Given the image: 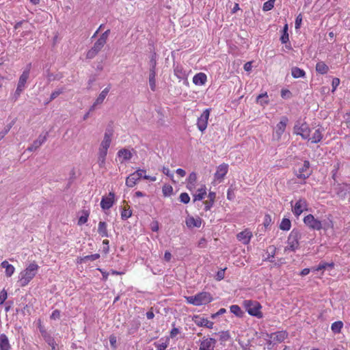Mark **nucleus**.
Segmentation results:
<instances>
[{
	"instance_id": "obj_35",
	"label": "nucleus",
	"mask_w": 350,
	"mask_h": 350,
	"mask_svg": "<svg viewBox=\"0 0 350 350\" xmlns=\"http://www.w3.org/2000/svg\"><path fill=\"white\" fill-rule=\"evenodd\" d=\"M197 325L200 326H204L208 328H212L213 325V323L206 319H200L198 321H196Z\"/></svg>"
},
{
	"instance_id": "obj_27",
	"label": "nucleus",
	"mask_w": 350,
	"mask_h": 350,
	"mask_svg": "<svg viewBox=\"0 0 350 350\" xmlns=\"http://www.w3.org/2000/svg\"><path fill=\"white\" fill-rule=\"evenodd\" d=\"M328 70V66L323 62H320L316 65V70L320 74H325Z\"/></svg>"
},
{
	"instance_id": "obj_55",
	"label": "nucleus",
	"mask_w": 350,
	"mask_h": 350,
	"mask_svg": "<svg viewBox=\"0 0 350 350\" xmlns=\"http://www.w3.org/2000/svg\"><path fill=\"white\" fill-rule=\"evenodd\" d=\"M107 150H108V149H105V148L100 147L98 157H106V156L107 154Z\"/></svg>"
},
{
	"instance_id": "obj_51",
	"label": "nucleus",
	"mask_w": 350,
	"mask_h": 350,
	"mask_svg": "<svg viewBox=\"0 0 350 350\" xmlns=\"http://www.w3.org/2000/svg\"><path fill=\"white\" fill-rule=\"evenodd\" d=\"M220 340L222 341H226L229 340L230 336L228 332H222L219 334Z\"/></svg>"
},
{
	"instance_id": "obj_33",
	"label": "nucleus",
	"mask_w": 350,
	"mask_h": 350,
	"mask_svg": "<svg viewBox=\"0 0 350 350\" xmlns=\"http://www.w3.org/2000/svg\"><path fill=\"white\" fill-rule=\"evenodd\" d=\"M256 101L261 105H267L269 103V99L267 92L258 95L256 98Z\"/></svg>"
},
{
	"instance_id": "obj_44",
	"label": "nucleus",
	"mask_w": 350,
	"mask_h": 350,
	"mask_svg": "<svg viewBox=\"0 0 350 350\" xmlns=\"http://www.w3.org/2000/svg\"><path fill=\"white\" fill-rule=\"evenodd\" d=\"M25 89L24 88H20V87H18L16 88V90L12 96V100L14 101H16L18 100V98H19L21 94L23 92Z\"/></svg>"
},
{
	"instance_id": "obj_30",
	"label": "nucleus",
	"mask_w": 350,
	"mask_h": 350,
	"mask_svg": "<svg viewBox=\"0 0 350 350\" xmlns=\"http://www.w3.org/2000/svg\"><path fill=\"white\" fill-rule=\"evenodd\" d=\"M66 88L64 87H61L55 90L51 94L49 102H51L54 99H55L58 96L64 92Z\"/></svg>"
},
{
	"instance_id": "obj_37",
	"label": "nucleus",
	"mask_w": 350,
	"mask_h": 350,
	"mask_svg": "<svg viewBox=\"0 0 350 350\" xmlns=\"http://www.w3.org/2000/svg\"><path fill=\"white\" fill-rule=\"evenodd\" d=\"M230 312L239 317H242L243 314V312L241 310V308L237 305L231 306Z\"/></svg>"
},
{
	"instance_id": "obj_26",
	"label": "nucleus",
	"mask_w": 350,
	"mask_h": 350,
	"mask_svg": "<svg viewBox=\"0 0 350 350\" xmlns=\"http://www.w3.org/2000/svg\"><path fill=\"white\" fill-rule=\"evenodd\" d=\"M98 232L102 237H108L109 234L107 229V224L105 221L98 223Z\"/></svg>"
},
{
	"instance_id": "obj_38",
	"label": "nucleus",
	"mask_w": 350,
	"mask_h": 350,
	"mask_svg": "<svg viewBox=\"0 0 350 350\" xmlns=\"http://www.w3.org/2000/svg\"><path fill=\"white\" fill-rule=\"evenodd\" d=\"M43 337L44 338V340L50 346L56 345V342L55 341V339L51 334H48L47 332H44L43 334Z\"/></svg>"
},
{
	"instance_id": "obj_11",
	"label": "nucleus",
	"mask_w": 350,
	"mask_h": 350,
	"mask_svg": "<svg viewBox=\"0 0 350 350\" xmlns=\"http://www.w3.org/2000/svg\"><path fill=\"white\" fill-rule=\"evenodd\" d=\"M210 115V109H205L200 118L198 119V128L200 131L203 132L207 127L208 120Z\"/></svg>"
},
{
	"instance_id": "obj_45",
	"label": "nucleus",
	"mask_w": 350,
	"mask_h": 350,
	"mask_svg": "<svg viewBox=\"0 0 350 350\" xmlns=\"http://www.w3.org/2000/svg\"><path fill=\"white\" fill-rule=\"evenodd\" d=\"M197 180V175L195 172H191L187 179V183H189L190 185H195Z\"/></svg>"
},
{
	"instance_id": "obj_42",
	"label": "nucleus",
	"mask_w": 350,
	"mask_h": 350,
	"mask_svg": "<svg viewBox=\"0 0 350 350\" xmlns=\"http://www.w3.org/2000/svg\"><path fill=\"white\" fill-rule=\"evenodd\" d=\"M89 217V213L88 211H85L83 212V215H81L79 219V221H78V224L79 225H82V224H84L85 223L87 222L88 221V218Z\"/></svg>"
},
{
	"instance_id": "obj_47",
	"label": "nucleus",
	"mask_w": 350,
	"mask_h": 350,
	"mask_svg": "<svg viewBox=\"0 0 350 350\" xmlns=\"http://www.w3.org/2000/svg\"><path fill=\"white\" fill-rule=\"evenodd\" d=\"M8 297L7 291L3 289L0 293V305H2Z\"/></svg>"
},
{
	"instance_id": "obj_43",
	"label": "nucleus",
	"mask_w": 350,
	"mask_h": 350,
	"mask_svg": "<svg viewBox=\"0 0 350 350\" xmlns=\"http://www.w3.org/2000/svg\"><path fill=\"white\" fill-rule=\"evenodd\" d=\"M179 199L184 204H187L190 201V197L187 193H182L180 195Z\"/></svg>"
},
{
	"instance_id": "obj_32",
	"label": "nucleus",
	"mask_w": 350,
	"mask_h": 350,
	"mask_svg": "<svg viewBox=\"0 0 350 350\" xmlns=\"http://www.w3.org/2000/svg\"><path fill=\"white\" fill-rule=\"evenodd\" d=\"M291 74L294 78H299L304 77L305 72L297 67H293L291 69Z\"/></svg>"
},
{
	"instance_id": "obj_49",
	"label": "nucleus",
	"mask_w": 350,
	"mask_h": 350,
	"mask_svg": "<svg viewBox=\"0 0 350 350\" xmlns=\"http://www.w3.org/2000/svg\"><path fill=\"white\" fill-rule=\"evenodd\" d=\"M15 268L12 265H10L7 269H5V275L7 277H11L13 273H14Z\"/></svg>"
},
{
	"instance_id": "obj_61",
	"label": "nucleus",
	"mask_w": 350,
	"mask_h": 350,
	"mask_svg": "<svg viewBox=\"0 0 350 350\" xmlns=\"http://www.w3.org/2000/svg\"><path fill=\"white\" fill-rule=\"evenodd\" d=\"M226 312V309L225 308H221L219 310V311L217 312H216L215 314H212L211 317L213 319L215 318L216 317L219 316V315H221L224 313H225Z\"/></svg>"
},
{
	"instance_id": "obj_25",
	"label": "nucleus",
	"mask_w": 350,
	"mask_h": 350,
	"mask_svg": "<svg viewBox=\"0 0 350 350\" xmlns=\"http://www.w3.org/2000/svg\"><path fill=\"white\" fill-rule=\"evenodd\" d=\"M206 81V75L204 73L200 72L196 75L193 78V82L196 85H202Z\"/></svg>"
},
{
	"instance_id": "obj_21",
	"label": "nucleus",
	"mask_w": 350,
	"mask_h": 350,
	"mask_svg": "<svg viewBox=\"0 0 350 350\" xmlns=\"http://www.w3.org/2000/svg\"><path fill=\"white\" fill-rule=\"evenodd\" d=\"M322 131L323 129L321 128L314 129L311 136L309 137L308 140H310L312 143L319 142L323 137Z\"/></svg>"
},
{
	"instance_id": "obj_64",
	"label": "nucleus",
	"mask_w": 350,
	"mask_h": 350,
	"mask_svg": "<svg viewBox=\"0 0 350 350\" xmlns=\"http://www.w3.org/2000/svg\"><path fill=\"white\" fill-rule=\"evenodd\" d=\"M167 346H168V343L167 342V341L165 342H163L162 344H160L158 346V350H165Z\"/></svg>"
},
{
	"instance_id": "obj_9",
	"label": "nucleus",
	"mask_w": 350,
	"mask_h": 350,
	"mask_svg": "<svg viewBox=\"0 0 350 350\" xmlns=\"http://www.w3.org/2000/svg\"><path fill=\"white\" fill-rule=\"evenodd\" d=\"M291 203L293 207V213L297 217L299 216L304 211L308 209V202L304 198L299 199L294 205H293V202Z\"/></svg>"
},
{
	"instance_id": "obj_50",
	"label": "nucleus",
	"mask_w": 350,
	"mask_h": 350,
	"mask_svg": "<svg viewBox=\"0 0 350 350\" xmlns=\"http://www.w3.org/2000/svg\"><path fill=\"white\" fill-rule=\"evenodd\" d=\"M149 85L150 89L153 90V66L150 68Z\"/></svg>"
},
{
	"instance_id": "obj_7",
	"label": "nucleus",
	"mask_w": 350,
	"mask_h": 350,
	"mask_svg": "<svg viewBox=\"0 0 350 350\" xmlns=\"http://www.w3.org/2000/svg\"><path fill=\"white\" fill-rule=\"evenodd\" d=\"M304 224L310 229L320 230L323 228V222L314 218V215L309 214L304 219Z\"/></svg>"
},
{
	"instance_id": "obj_1",
	"label": "nucleus",
	"mask_w": 350,
	"mask_h": 350,
	"mask_svg": "<svg viewBox=\"0 0 350 350\" xmlns=\"http://www.w3.org/2000/svg\"><path fill=\"white\" fill-rule=\"evenodd\" d=\"M39 266L36 262L30 263L28 267L22 271L18 275L21 286L24 287L27 286L29 282L37 274Z\"/></svg>"
},
{
	"instance_id": "obj_40",
	"label": "nucleus",
	"mask_w": 350,
	"mask_h": 350,
	"mask_svg": "<svg viewBox=\"0 0 350 350\" xmlns=\"http://www.w3.org/2000/svg\"><path fill=\"white\" fill-rule=\"evenodd\" d=\"M162 191L164 196H170L173 192V188L171 185H165L163 187Z\"/></svg>"
},
{
	"instance_id": "obj_28",
	"label": "nucleus",
	"mask_w": 350,
	"mask_h": 350,
	"mask_svg": "<svg viewBox=\"0 0 350 350\" xmlns=\"http://www.w3.org/2000/svg\"><path fill=\"white\" fill-rule=\"evenodd\" d=\"M206 194V191L205 187L198 189V193H196L193 196V197H194L193 201L195 202L197 200H201L204 199Z\"/></svg>"
},
{
	"instance_id": "obj_41",
	"label": "nucleus",
	"mask_w": 350,
	"mask_h": 350,
	"mask_svg": "<svg viewBox=\"0 0 350 350\" xmlns=\"http://www.w3.org/2000/svg\"><path fill=\"white\" fill-rule=\"evenodd\" d=\"M275 0H269L263 4L262 10L264 11L271 10L273 8Z\"/></svg>"
},
{
	"instance_id": "obj_57",
	"label": "nucleus",
	"mask_w": 350,
	"mask_h": 350,
	"mask_svg": "<svg viewBox=\"0 0 350 350\" xmlns=\"http://www.w3.org/2000/svg\"><path fill=\"white\" fill-rule=\"evenodd\" d=\"M109 241L107 239H105L103 241V244L104 245L103 251L105 253H107L109 252Z\"/></svg>"
},
{
	"instance_id": "obj_52",
	"label": "nucleus",
	"mask_w": 350,
	"mask_h": 350,
	"mask_svg": "<svg viewBox=\"0 0 350 350\" xmlns=\"http://www.w3.org/2000/svg\"><path fill=\"white\" fill-rule=\"evenodd\" d=\"M323 229H328V228H332L334 226L333 222L332 220L323 221Z\"/></svg>"
},
{
	"instance_id": "obj_53",
	"label": "nucleus",
	"mask_w": 350,
	"mask_h": 350,
	"mask_svg": "<svg viewBox=\"0 0 350 350\" xmlns=\"http://www.w3.org/2000/svg\"><path fill=\"white\" fill-rule=\"evenodd\" d=\"M225 275V269H221L217 271L216 275V280L220 281L224 279Z\"/></svg>"
},
{
	"instance_id": "obj_29",
	"label": "nucleus",
	"mask_w": 350,
	"mask_h": 350,
	"mask_svg": "<svg viewBox=\"0 0 350 350\" xmlns=\"http://www.w3.org/2000/svg\"><path fill=\"white\" fill-rule=\"evenodd\" d=\"M100 258L99 254H94L91 255L85 256L80 258V262H87L88 261H94Z\"/></svg>"
},
{
	"instance_id": "obj_3",
	"label": "nucleus",
	"mask_w": 350,
	"mask_h": 350,
	"mask_svg": "<svg viewBox=\"0 0 350 350\" xmlns=\"http://www.w3.org/2000/svg\"><path fill=\"white\" fill-rule=\"evenodd\" d=\"M185 298L188 303L195 306L206 304L212 301L211 295L206 292L200 293L195 296L186 297Z\"/></svg>"
},
{
	"instance_id": "obj_19",
	"label": "nucleus",
	"mask_w": 350,
	"mask_h": 350,
	"mask_svg": "<svg viewBox=\"0 0 350 350\" xmlns=\"http://www.w3.org/2000/svg\"><path fill=\"white\" fill-rule=\"evenodd\" d=\"M185 222L187 226L189 228L194 227L200 228L202 224V219L200 217L194 218L193 217H188Z\"/></svg>"
},
{
	"instance_id": "obj_20",
	"label": "nucleus",
	"mask_w": 350,
	"mask_h": 350,
	"mask_svg": "<svg viewBox=\"0 0 350 350\" xmlns=\"http://www.w3.org/2000/svg\"><path fill=\"white\" fill-rule=\"evenodd\" d=\"M228 165L227 164L223 163L218 166L217 172L215 174V177L216 179H223L226 173L228 172Z\"/></svg>"
},
{
	"instance_id": "obj_2",
	"label": "nucleus",
	"mask_w": 350,
	"mask_h": 350,
	"mask_svg": "<svg viewBox=\"0 0 350 350\" xmlns=\"http://www.w3.org/2000/svg\"><path fill=\"white\" fill-rule=\"evenodd\" d=\"M110 30L107 29L101 34L100 38L94 44V46L87 52L86 58L92 59L102 50L107 42Z\"/></svg>"
},
{
	"instance_id": "obj_46",
	"label": "nucleus",
	"mask_w": 350,
	"mask_h": 350,
	"mask_svg": "<svg viewBox=\"0 0 350 350\" xmlns=\"http://www.w3.org/2000/svg\"><path fill=\"white\" fill-rule=\"evenodd\" d=\"M165 122V116L160 112H158L157 124L159 126H163Z\"/></svg>"
},
{
	"instance_id": "obj_48",
	"label": "nucleus",
	"mask_w": 350,
	"mask_h": 350,
	"mask_svg": "<svg viewBox=\"0 0 350 350\" xmlns=\"http://www.w3.org/2000/svg\"><path fill=\"white\" fill-rule=\"evenodd\" d=\"M12 126V124H8L4 129L0 132V138H3L5 135L10 131Z\"/></svg>"
},
{
	"instance_id": "obj_56",
	"label": "nucleus",
	"mask_w": 350,
	"mask_h": 350,
	"mask_svg": "<svg viewBox=\"0 0 350 350\" xmlns=\"http://www.w3.org/2000/svg\"><path fill=\"white\" fill-rule=\"evenodd\" d=\"M339 83H340L339 79L334 78L333 79V81H332V88H333L332 92H334L336 90V88L338 86Z\"/></svg>"
},
{
	"instance_id": "obj_31",
	"label": "nucleus",
	"mask_w": 350,
	"mask_h": 350,
	"mask_svg": "<svg viewBox=\"0 0 350 350\" xmlns=\"http://www.w3.org/2000/svg\"><path fill=\"white\" fill-rule=\"evenodd\" d=\"M118 155L119 157H122L123 160H129L131 158L132 154L126 149H121L118 151Z\"/></svg>"
},
{
	"instance_id": "obj_17",
	"label": "nucleus",
	"mask_w": 350,
	"mask_h": 350,
	"mask_svg": "<svg viewBox=\"0 0 350 350\" xmlns=\"http://www.w3.org/2000/svg\"><path fill=\"white\" fill-rule=\"evenodd\" d=\"M252 237V233L249 230H245L237 234V239L242 242L243 244H248Z\"/></svg>"
},
{
	"instance_id": "obj_34",
	"label": "nucleus",
	"mask_w": 350,
	"mask_h": 350,
	"mask_svg": "<svg viewBox=\"0 0 350 350\" xmlns=\"http://www.w3.org/2000/svg\"><path fill=\"white\" fill-rule=\"evenodd\" d=\"M132 215V211L129 206L128 208L126 207L123 208L121 211V218L122 220H126Z\"/></svg>"
},
{
	"instance_id": "obj_14",
	"label": "nucleus",
	"mask_w": 350,
	"mask_h": 350,
	"mask_svg": "<svg viewBox=\"0 0 350 350\" xmlns=\"http://www.w3.org/2000/svg\"><path fill=\"white\" fill-rule=\"evenodd\" d=\"M48 132H46L44 135H40L38 138L33 141V144L29 146L27 150L32 152L37 150L47 139Z\"/></svg>"
},
{
	"instance_id": "obj_5",
	"label": "nucleus",
	"mask_w": 350,
	"mask_h": 350,
	"mask_svg": "<svg viewBox=\"0 0 350 350\" xmlns=\"http://www.w3.org/2000/svg\"><path fill=\"white\" fill-rule=\"evenodd\" d=\"M144 178V179L153 180V178L150 176L146 175V171L143 170H138L130 174L126 179V185L129 187H134L137 180Z\"/></svg>"
},
{
	"instance_id": "obj_6",
	"label": "nucleus",
	"mask_w": 350,
	"mask_h": 350,
	"mask_svg": "<svg viewBox=\"0 0 350 350\" xmlns=\"http://www.w3.org/2000/svg\"><path fill=\"white\" fill-rule=\"evenodd\" d=\"M301 232L299 230L293 229L288 237V245L285 247V251H295L299 247V240L301 239Z\"/></svg>"
},
{
	"instance_id": "obj_39",
	"label": "nucleus",
	"mask_w": 350,
	"mask_h": 350,
	"mask_svg": "<svg viewBox=\"0 0 350 350\" xmlns=\"http://www.w3.org/2000/svg\"><path fill=\"white\" fill-rule=\"evenodd\" d=\"M342 323L341 321H336L332 323V330L335 333H338L340 332L341 328L342 327Z\"/></svg>"
},
{
	"instance_id": "obj_10",
	"label": "nucleus",
	"mask_w": 350,
	"mask_h": 350,
	"mask_svg": "<svg viewBox=\"0 0 350 350\" xmlns=\"http://www.w3.org/2000/svg\"><path fill=\"white\" fill-rule=\"evenodd\" d=\"M311 130L306 123L297 124L294 126V133L299 135L303 139H308L310 136Z\"/></svg>"
},
{
	"instance_id": "obj_36",
	"label": "nucleus",
	"mask_w": 350,
	"mask_h": 350,
	"mask_svg": "<svg viewBox=\"0 0 350 350\" xmlns=\"http://www.w3.org/2000/svg\"><path fill=\"white\" fill-rule=\"evenodd\" d=\"M291 226V222L288 219L284 218L280 225V228L283 230H290Z\"/></svg>"
},
{
	"instance_id": "obj_15",
	"label": "nucleus",
	"mask_w": 350,
	"mask_h": 350,
	"mask_svg": "<svg viewBox=\"0 0 350 350\" xmlns=\"http://www.w3.org/2000/svg\"><path fill=\"white\" fill-rule=\"evenodd\" d=\"M288 122V119L286 117H283L280 122L276 126L275 134L277 140H280L282 135L284 133L286 126Z\"/></svg>"
},
{
	"instance_id": "obj_24",
	"label": "nucleus",
	"mask_w": 350,
	"mask_h": 350,
	"mask_svg": "<svg viewBox=\"0 0 350 350\" xmlns=\"http://www.w3.org/2000/svg\"><path fill=\"white\" fill-rule=\"evenodd\" d=\"M28 79L29 70H25L19 77L17 86L25 89L26 88L25 85Z\"/></svg>"
},
{
	"instance_id": "obj_22",
	"label": "nucleus",
	"mask_w": 350,
	"mask_h": 350,
	"mask_svg": "<svg viewBox=\"0 0 350 350\" xmlns=\"http://www.w3.org/2000/svg\"><path fill=\"white\" fill-rule=\"evenodd\" d=\"M215 340L212 338H207L201 342L200 350H213Z\"/></svg>"
},
{
	"instance_id": "obj_4",
	"label": "nucleus",
	"mask_w": 350,
	"mask_h": 350,
	"mask_svg": "<svg viewBox=\"0 0 350 350\" xmlns=\"http://www.w3.org/2000/svg\"><path fill=\"white\" fill-rule=\"evenodd\" d=\"M243 305L245 310L250 315L254 316L258 319L262 317V313L260 311L261 306L258 301L245 300L243 301Z\"/></svg>"
},
{
	"instance_id": "obj_59",
	"label": "nucleus",
	"mask_w": 350,
	"mask_h": 350,
	"mask_svg": "<svg viewBox=\"0 0 350 350\" xmlns=\"http://www.w3.org/2000/svg\"><path fill=\"white\" fill-rule=\"evenodd\" d=\"M46 77H47V79L48 81L50 82L53 80H55L56 78L55 77V76L53 75V74L51 73L49 70H46Z\"/></svg>"
},
{
	"instance_id": "obj_62",
	"label": "nucleus",
	"mask_w": 350,
	"mask_h": 350,
	"mask_svg": "<svg viewBox=\"0 0 350 350\" xmlns=\"http://www.w3.org/2000/svg\"><path fill=\"white\" fill-rule=\"evenodd\" d=\"M280 40L282 43H286L288 41V33H284V34L281 36Z\"/></svg>"
},
{
	"instance_id": "obj_18",
	"label": "nucleus",
	"mask_w": 350,
	"mask_h": 350,
	"mask_svg": "<svg viewBox=\"0 0 350 350\" xmlns=\"http://www.w3.org/2000/svg\"><path fill=\"white\" fill-rule=\"evenodd\" d=\"M174 75L180 80H187V72L185 70L182 65L177 64L174 69Z\"/></svg>"
},
{
	"instance_id": "obj_60",
	"label": "nucleus",
	"mask_w": 350,
	"mask_h": 350,
	"mask_svg": "<svg viewBox=\"0 0 350 350\" xmlns=\"http://www.w3.org/2000/svg\"><path fill=\"white\" fill-rule=\"evenodd\" d=\"M301 21H302V18H301V14H299V15L296 18V20H295V28H296V29L299 28V26H300L301 23Z\"/></svg>"
},
{
	"instance_id": "obj_8",
	"label": "nucleus",
	"mask_w": 350,
	"mask_h": 350,
	"mask_svg": "<svg viewBox=\"0 0 350 350\" xmlns=\"http://www.w3.org/2000/svg\"><path fill=\"white\" fill-rule=\"evenodd\" d=\"M312 174V170L310 169V162L305 161L302 165L295 172V175L298 178L306 180Z\"/></svg>"
},
{
	"instance_id": "obj_63",
	"label": "nucleus",
	"mask_w": 350,
	"mask_h": 350,
	"mask_svg": "<svg viewBox=\"0 0 350 350\" xmlns=\"http://www.w3.org/2000/svg\"><path fill=\"white\" fill-rule=\"evenodd\" d=\"M105 158L103 157H98V163L100 167H103L104 164L105 163Z\"/></svg>"
},
{
	"instance_id": "obj_13",
	"label": "nucleus",
	"mask_w": 350,
	"mask_h": 350,
	"mask_svg": "<svg viewBox=\"0 0 350 350\" xmlns=\"http://www.w3.org/2000/svg\"><path fill=\"white\" fill-rule=\"evenodd\" d=\"M115 194L113 192H109L107 197H103L100 202V206L103 210L109 209L114 203Z\"/></svg>"
},
{
	"instance_id": "obj_23",
	"label": "nucleus",
	"mask_w": 350,
	"mask_h": 350,
	"mask_svg": "<svg viewBox=\"0 0 350 350\" xmlns=\"http://www.w3.org/2000/svg\"><path fill=\"white\" fill-rule=\"evenodd\" d=\"M9 340L5 334H0V350H10Z\"/></svg>"
},
{
	"instance_id": "obj_58",
	"label": "nucleus",
	"mask_w": 350,
	"mask_h": 350,
	"mask_svg": "<svg viewBox=\"0 0 350 350\" xmlns=\"http://www.w3.org/2000/svg\"><path fill=\"white\" fill-rule=\"evenodd\" d=\"M345 190V189L344 187H340L339 190L337 191V194L341 198H345L346 195V192L344 191Z\"/></svg>"
},
{
	"instance_id": "obj_54",
	"label": "nucleus",
	"mask_w": 350,
	"mask_h": 350,
	"mask_svg": "<svg viewBox=\"0 0 350 350\" xmlns=\"http://www.w3.org/2000/svg\"><path fill=\"white\" fill-rule=\"evenodd\" d=\"M50 317L53 320L59 319L60 318V311L59 310H53Z\"/></svg>"
},
{
	"instance_id": "obj_12",
	"label": "nucleus",
	"mask_w": 350,
	"mask_h": 350,
	"mask_svg": "<svg viewBox=\"0 0 350 350\" xmlns=\"http://www.w3.org/2000/svg\"><path fill=\"white\" fill-rule=\"evenodd\" d=\"M113 131L111 127L108 126L106 129L104 138L100 144V148L108 149L110 146L111 142V137L113 135Z\"/></svg>"
},
{
	"instance_id": "obj_16",
	"label": "nucleus",
	"mask_w": 350,
	"mask_h": 350,
	"mask_svg": "<svg viewBox=\"0 0 350 350\" xmlns=\"http://www.w3.org/2000/svg\"><path fill=\"white\" fill-rule=\"evenodd\" d=\"M111 89V85H109L107 88H105L98 95L97 98L96 99L95 102L92 105V106L90 107V111H93L96 108V107L98 105H100L104 101L105 98H106L107 95L108 94L109 90Z\"/></svg>"
}]
</instances>
